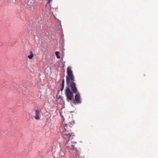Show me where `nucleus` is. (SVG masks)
Returning a JSON list of instances; mask_svg holds the SVG:
<instances>
[{
    "label": "nucleus",
    "instance_id": "1a4fd4ad",
    "mask_svg": "<svg viewBox=\"0 0 158 158\" xmlns=\"http://www.w3.org/2000/svg\"><path fill=\"white\" fill-rule=\"evenodd\" d=\"M64 85H62V87H61V88L60 89V91H62L64 89Z\"/></svg>",
    "mask_w": 158,
    "mask_h": 158
},
{
    "label": "nucleus",
    "instance_id": "20e7f679",
    "mask_svg": "<svg viewBox=\"0 0 158 158\" xmlns=\"http://www.w3.org/2000/svg\"><path fill=\"white\" fill-rule=\"evenodd\" d=\"M75 96V101L76 103L79 104L81 103V99L80 93L77 92Z\"/></svg>",
    "mask_w": 158,
    "mask_h": 158
},
{
    "label": "nucleus",
    "instance_id": "9d476101",
    "mask_svg": "<svg viewBox=\"0 0 158 158\" xmlns=\"http://www.w3.org/2000/svg\"><path fill=\"white\" fill-rule=\"evenodd\" d=\"M64 79H63L62 81V85L64 86Z\"/></svg>",
    "mask_w": 158,
    "mask_h": 158
},
{
    "label": "nucleus",
    "instance_id": "7ed1b4c3",
    "mask_svg": "<svg viewBox=\"0 0 158 158\" xmlns=\"http://www.w3.org/2000/svg\"><path fill=\"white\" fill-rule=\"evenodd\" d=\"M65 94L67 100L71 101L73 100V93L70 90L69 88L67 87L66 88Z\"/></svg>",
    "mask_w": 158,
    "mask_h": 158
},
{
    "label": "nucleus",
    "instance_id": "6e6552de",
    "mask_svg": "<svg viewBox=\"0 0 158 158\" xmlns=\"http://www.w3.org/2000/svg\"><path fill=\"white\" fill-rule=\"evenodd\" d=\"M56 55L57 59H59L60 58V56H59V52H58L56 51Z\"/></svg>",
    "mask_w": 158,
    "mask_h": 158
},
{
    "label": "nucleus",
    "instance_id": "f257e3e1",
    "mask_svg": "<svg viewBox=\"0 0 158 158\" xmlns=\"http://www.w3.org/2000/svg\"><path fill=\"white\" fill-rule=\"evenodd\" d=\"M74 123V121L72 118L69 117L67 120V123L63 122L59 128L60 133L65 143H67L69 140L72 134L70 127H72Z\"/></svg>",
    "mask_w": 158,
    "mask_h": 158
},
{
    "label": "nucleus",
    "instance_id": "0eeeda50",
    "mask_svg": "<svg viewBox=\"0 0 158 158\" xmlns=\"http://www.w3.org/2000/svg\"><path fill=\"white\" fill-rule=\"evenodd\" d=\"M67 149H72L74 148V146L72 144L70 145V147H67Z\"/></svg>",
    "mask_w": 158,
    "mask_h": 158
},
{
    "label": "nucleus",
    "instance_id": "423d86ee",
    "mask_svg": "<svg viewBox=\"0 0 158 158\" xmlns=\"http://www.w3.org/2000/svg\"><path fill=\"white\" fill-rule=\"evenodd\" d=\"M30 53L31 54L30 55L28 56V58H29V59H31L33 56V55L32 54V51H31L30 52Z\"/></svg>",
    "mask_w": 158,
    "mask_h": 158
},
{
    "label": "nucleus",
    "instance_id": "f03ea898",
    "mask_svg": "<svg viewBox=\"0 0 158 158\" xmlns=\"http://www.w3.org/2000/svg\"><path fill=\"white\" fill-rule=\"evenodd\" d=\"M67 74L66 77L67 84L70 86L73 93H77L78 92L76 86V83L74 82L75 81L74 76L72 70V68L70 66H69L67 68Z\"/></svg>",
    "mask_w": 158,
    "mask_h": 158
},
{
    "label": "nucleus",
    "instance_id": "9b49d317",
    "mask_svg": "<svg viewBox=\"0 0 158 158\" xmlns=\"http://www.w3.org/2000/svg\"><path fill=\"white\" fill-rule=\"evenodd\" d=\"M73 103H75V101H74V100H73Z\"/></svg>",
    "mask_w": 158,
    "mask_h": 158
},
{
    "label": "nucleus",
    "instance_id": "39448f33",
    "mask_svg": "<svg viewBox=\"0 0 158 158\" xmlns=\"http://www.w3.org/2000/svg\"><path fill=\"white\" fill-rule=\"evenodd\" d=\"M35 114L34 118L36 120L40 119L41 115L40 111L38 110H36L35 111Z\"/></svg>",
    "mask_w": 158,
    "mask_h": 158
}]
</instances>
